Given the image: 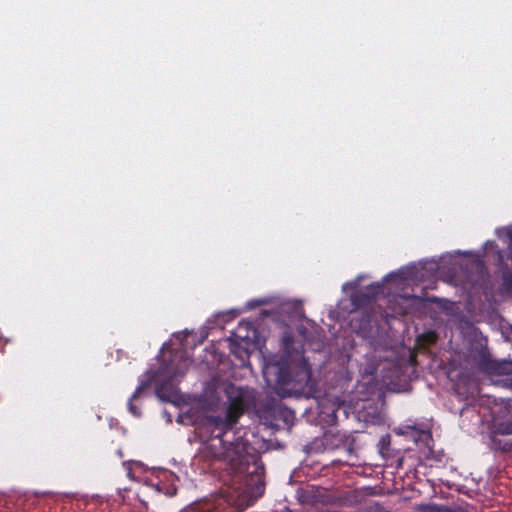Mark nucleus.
I'll use <instances>...</instances> for the list:
<instances>
[{
	"mask_svg": "<svg viewBox=\"0 0 512 512\" xmlns=\"http://www.w3.org/2000/svg\"><path fill=\"white\" fill-rule=\"evenodd\" d=\"M283 342L286 347H288L292 343V337L291 336H284Z\"/></svg>",
	"mask_w": 512,
	"mask_h": 512,
	"instance_id": "17",
	"label": "nucleus"
},
{
	"mask_svg": "<svg viewBox=\"0 0 512 512\" xmlns=\"http://www.w3.org/2000/svg\"><path fill=\"white\" fill-rule=\"evenodd\" d=\"M338 409H339V407H338L336 410H333V411H332V415H333L334 417H336V411H337Z\"/></svg>",
	"mask_w": 512,
	"mask_h": 512,
	"instance_id": "18",
	"label": "nucleus"
},
{
	"mask_svg": "<svg viewBox=\"0 0 512 512\" xmlns=\"http://www.w3.org/2000/svg\"><path fill=\"white\" fill-rule=\"evenodd\" d=\"M420 339L428 345H432L436 342L437 336L435 332H427L420 336Z\"/></svg>",
	"mask_w": 512,
	"mask_h": 512,
	"instance_id": "13",
	"label": "nucleus"
},
{
	"mask_svg": "<svg viewBox=\"0 0 512 512\" xmlns=\"http://www.w3.org/2000/svg\"><path fill=\"white\" fill-rule=\"evenodd\" d=\"M350 300L355 309L368 306L371 302V295L362 290L351 294Z\"/></svg>",
	"mask_w": 512,
	"mask_h": 512,
	"instance_id": "6",
	"label": "nucleus"
},
{
	"mask_svg": "<svg viewBox=\"0 0 512 512\" xmlns=\"http://www.w3.org/2000/svg\"><path fill=\"white\" fill-rule=\"evenodd\" d=\"M333 497V502L341 507H353L359 502L358 494L353 490L339 492Z\"/></svg>",
	"mask_w": 512,
	"mask_h": 512,
	"instance_id": "4",
	"label": "nucleus"
},
{
	"mask_svg": "<svg viewBox=\"0 0 512 512\" xmlns=\"http://www.w3.org/2000/svg\"><path fill=\"white\" fill-rule=\"evenodd\" d=\"M264 375L268 382H274L275 393L281 398H285L303 392L311 381L312 370L309 363L303 359L293 374L288 365L273 364L266 368Z\"/></svg>",
	"mask_w": 512,
	"mask_h": 512,
	"instance_id": "2",
	"label": "nucleus"
},
{
	"mask_svg": "<svg viewBox=\"0 0 512 512\" xmlns=\"http://www.w3.org/2000/svg\"><path fill=\"white\" fill-rule=\"evenodd\" d=\"M183 352L182 350H173L171 349V346L169 343H164L163 346H162V349H161V353H162V363L161 365L164 363V362H169L170 361V354L171 352ZM158 358H161V355H158Z\"/></svg>",
	"mask_w": 512,
	"mask_h": 512,
	"instance_id": "9",
	"label": "nucleus"
},
{
	"mask_svg": "<svg viewBox=\"0 0 512 512\" xmlns=\"http://www.w3.org/2000/svg\"><path fill=\"white\" fill-rule=\"evenodd\" d=\"M192 360L184 352H171L170 361L164 362L156 371L161 379L156 386L157 396L165 402L176 404L180 400V393L175 381L188 370Z\"/></svg>",
	"mask_w": 512,
	"mask_h": 512,
	"instance_id": "3",
	"label": "nucleus"
},
{
	"mask_svg": "<svg viewBox=\"0 0 512 512\" xmlns=\"http://www.w3.org/2000/svg\"><path fill=\"white\" fill-rule=\"evenodd\" d=\"M499 365L494 363V362H490L488 364V367H487V370L490 371V372H500V369H499Z\"/></svg>",
	"mask_w": 512,
	"mask_h": 512,
	"instance_id": "14",
	"label": "nucleus"
},
{
	"mask_svg": "<svg viewBox=\"0 0 512 512\" xmlns=\"http://www.w3.org/2000/svg\"><path fill=\"white\" fill-rule=\"evenodd\" d=\"M382 291V286L379 283H373L368 285L365 288L364 292H367L371 295V299L373 300L378 294H380Z\"/></svg>",
	"mask_w": 512,
	"mask_h": 512,
	"instance_id": "11",
	"label": "nucleus"
},
{
	"mask_svg": "<svg viewBox=\"0 0 512 512\" xmlns=\"http://www.w3.org/2000/svg\"><path fill=\"white\" fill-rule=\"evenodd\" d=\"M395 433L398 435H405L411 437L415 442L419 441L425 434L423 430L417 429L415 426H404L395 429Z\"/></svg>",
	"mask_w": 512,
	"mask_h": 512,
	"instance_id": "7",
	"label": "nucleus"
},
{
	"mask_svg": "<svg viewBox=\"0 0 512 512\" xmlns=\"http://www.w3.org/2000/svg\"><path fill=\"white\" fill-rule=\"evenodd\" d=\"M410 298H413L414 300H416L418 302L440 303L442 301V299L437 296L411 295Z\"/></svg>",
	"mask_w": 512,
	"mask_h": 512,
	"instance_id": "10",
	"label": "nucleus"
},
{
	"mask_svg": "<svg viewBox=\"0 0 512 512\" xmlns=\"http://www.w3.org/2000/svg\"><path fill=\"white\" fill-rule=\"evenodd\" d=\"M463 512H469L467 509L463 508Z\"/></svg>",
	"mask_w": 512,
	"mask_h": 512,
	"instance_id": "19",
	"label": "nucleus"
},
{
	"mask_svg": "<svg viewBox=\"0 0 512 512\" xmlns=\"http://www.w3.org/2000/svg\"><path fill=\"white\" fill-rule=\"evenodd\" d=\"M150 385V381L147 380V381H142L140 383V385L136 388V390L134 391V393L132 394V396L130 397L129 401H128V409L130 411L131 414H133L134 416H140L141 412H140V409L133 404V401L136 400L140 395L141 393Z\"/></svg>",
	"mask_w": 512,
	"mask_h": 512,
	"instance_id": "5",
	"label": "nucleus"
},
{
	"mask_svg": "<svg viewBox=\"0 0 512 512\" xmlns=\"http://www.w3.org/2000/svg\"><path fill=\"white\" fill-rule=\"evenodd\" d=\"M225 392L228 406L224 415L205 418L204 425L211 436L201 450L206 460L223 463V487L213 499L194 503L181 512H234L232 508L241 512L264 494V468L249 452L248 441L242 437L235 438L232 433L239 418L254 404L253 391L231 384Z\"/></svg>",
	"mask_w": 512,
	"mask_h": 512,
	"instance_id": "1",
	"label": "nucleus"
},
{
	"mask_svg": "<svg viewBox=\"0 0 512 512\" xmlns=\"http://www.w3.org/2000/svg\"><path fill=\"white\" fill-rule=\"evenodd\" d=\"M498 431L502 435H512V420L501 423Z\"/></svg>",
	"mask_w": 512,
	"mask_h": 512,
	"instance_id": "12",
	"label": "nucleus"
},
{
	"mask_svg": "<svg viewBox=\"0 0 512 512\" xmlns=\"http://www.w3.org/2000/svg\"><path fill=\"white\" fill-rule=\"evenodd\" d=\"M445 505L436 503L423 504L419 507V512H443Z\"/></svg>",
	"mask_w": 512,
	"mask_h": 512,
	"instance_id": "8",
	"label": "nucleus"
},
{
	"mask_svg": "<svg viewBox=\"0 0 512 512\" xmlns=\"http://www.w3.org/2000/svg\"><path fill=\"white\" fill-rule=\"evenodd\" d=\"M443 512H463V507L457 506L454 508H450V507L445 506Z\"/></svg>",
	"mask_w": 512,
	"mask_h": 512,
	"instance_id": "16",
	"label": "nucleus"
},
{
	"mask_svg": "<svg viewBox=\"0 0 512 512\" xmlns=\"http://www.w3.org/2000/svg\"><path fill=\"white\" fill-rule=\"evenodd\" d=\"M478 268L480 271L481 278H483V279L488 278V272H487L485 266L483 264H479Z\"/></svg>",
	"mask_w": 512,
	"mask_h": 512,
	"instance_id": "15",
	"label": "nucleus"
}]
</instances>
